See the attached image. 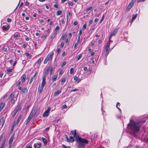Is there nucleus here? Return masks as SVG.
<instances>
[{
  "label": "nucleus",
  "mask_w": 148,
  "mask_h": 148,
  "mask_svg": "<svg viewBox=\"0 0 148 148\" xmlns=\"http://www.w3.org/2000/svg\"><path fill=\"white\" fill-rule=\"evenodd\" d=\"M130 123L128 124V126L131 130V133L134 136H136V133L139 131L140 126L137 125L134 121L130 120Z\"/></svg>",
  "instance_id": "nucleus-1"
},
{
  "label": "nucleus",
  "mask_w": 148,
  "mask_h": 148,
  "mask_svg": "<svg viewBox=\"0 0 148 148\" xmlns=\"http://www.w3.org/2000/svg\"><path fill=\"white\" fill-rule=\"evenodd\" d=\"M76 141L77 143L78 146L82 148H84L85 144H88L89 143L87 140L80 137H78V138L76 139Z\"/></svg>",
  "instance_id": "nucleus-2"
},
{
  "label": "nucleus",
  "mask_w": 148,
  "mask_h": 148,
  "mask_svg": "<svg viewBox=\"0 0 148 148\" xmlns=\"http://www.w3.org/2000/svg\"><path fill=\"white\" fill-rule=\"evenodd\" d=\"M54 69L53 67L47 66L45 69V74H47L50 71V74H52L54 71Z\"/></svg>",
  "instance_id": "nucleus-3"
},
{
  "label": "nucleus",
  "mask_w": 148,
  "mask_h": 148,
  "mask_svg": "<svg viewBox=\"0 0 148 148\" xmlns=\"http://www.w3.org/2000/svg\"><path fill=\"white\" fill-rule=\"evenodd\" d=\"M14 137V134H13L11 135L10 138L9 139V145H10V147H11L12 145V143Z\"/></svg>",
  "instance_id": "nucleus-4"
},
{
  "label": "nucleus",
  "mask_w": 148,
  "mask_h": 148,
  "mask_svg": "<svg viewBox=\"0 0 148 148\" xmlns=\"http://www.w3.org/2000/svg\"><path fill=\"white\" fill-rule=\"evenodd\" d=\"M5 121L3 116L0 119V126L1 125V128L3 126Z\"/></svg>",
  "instance_id": "nucleus-5"
},
{
  "label": "nucleus",
  "mask_w": 148,
  "mask_h": 148,
  "mask_svg": "<svg viewBox=\"0 0 148 148\" xmlns=\"http://www.w3.org/2000/svg\"><path fill=\"white\" fill-rule=\"evenodd\" d=\"M134 5L133 3L131 2L128 5L127 7V8L126 11L127 12L129 11L130 9Z\"/></svg>",
  "instance_id": "nucleus-6"
},
{
  "label": "nucleus",
  "mask_w": 148,
  "mask_h": 148,
  "mask_svg": "<svg viewBox=\"0 0 148 148\" xmlns=\"http://www.w3.org/2000/svg\"><path fill=\"white\" fill-rule=\"evenodd\" d=\"M9 25L8 24H6L2 27V28L3 30L7 31L9 29Z\"/></svg>",
  "instance_id": "nucleus-7"
},
{
  "label": "nucleus",
  "mask_w": 148,
  "mask_h": 148,
  "mask_svg": "<svg viewBox=\"0 0 148 148\" xmlns=\"http://www.w3.org/2000/svg\"><path fill=\"white\" fill-rule=\"evenodd\" d=\"M46 80V76H43L42 79V83L41 85L44 86L45 84H46L45 82Z\"/></svg>",
  "instance_id": "nucleus-8"
},
{
  "label": "nucleus",
  "mask_w": 148,
  "mask_h": 148,
  "mask_svg": "<svg viewBox=\"0 0 148 148\" xmlns=\"http://www.w3.org/2000/svg\"><path fill=\"white\" fill-rule=\"evenodd\" d=\"M57 34V33H56V32H53V34L50 37V38L52 40L56 37Z\"/></svg>",
  "instance_id": "nucleus-9"
},
{
  "label": "nucleus",
  "mask_w": 148,
  "mask_h": 148,
  "mask_svg": "<svg viewBox=\"0 0 148 148\" xmlns=\"http://www.w3.org/2000/svg\"><path fill=\"white\" fill-rule=\"evenodd\" d=\"M41 146V144L40 143H37L34 145V147L35 148H40Z\"/></svg>",
  "instance_id": "nucleus-10"
},
{
  "label": "nucleus",
  "mask_w": 148,
  "mask_h": 148,
  "mask_svg": "<svg viewBox=\"0 0 148 148\" xmlns=\"http://www.w3.org/2000/svg\"><path fill=\"white\" fill-rule=\"evenodd\" d=\"M118 29H115L111 33V36H113L115 35L117 33Z\"/></svg>",
  "instance_id": "nucleus-11"
},
{
  "label": "nucleus",
  "mask_w": 148,
  "mask_h": 148,
  "mask_svg": "<svg viewBox=\"0 0 148 148\" xmlns=\"http://www.w3.org/2000/svg\"><path fill=\"white\" fill-rule=\"evenodd\" d=\"M22 107L21 106V104H18L16 108V109L18 111H20L22 109Z\"/></svg>",
  "instance_id": "nucleus-12"
},
{
  "label": "nucleus",
  "mask_w": 148,
  "mask_h": 148,
  "mask_svg": "<svg viewBox=\"0 0 148 148\" xmlns=\"http://www.w3.org/2000/svg\"><path fill=\"white\" fill-rule=\"evenodd\" d=\"M35 110H34V111H32L29 116L32 118L35 115Z\"/></svg>",
  "instance_id": "nucleus-13"
},
{
  "label": "nucleus",
  "mask_w": 148,
  "mask_h": 148,
  "mask_svg": "<svg viewBox=\"0 0 148 148\" xmlns=\"http://www.w3.org/2000/svg\"><path fill=\"white\" fill-rule=\"evenodd\" d=\"M44 86L41 85V86H39L38 87V90L39 91V93H41L43 88Z\"/></svg>",
  "instance_id": "nucleus-14"
},
{
  "label": "nucleus",
  "mask_w": 148,
  "mask_h": 148,
  "mask_svg": "<svg viewBox=\"0 0 148 148\" xmlns=\"http://www.w3.org/2000/svg\"><path fill=\"white\" fill-rule=\"evenodd\" d=\"M42 139L44 143V146H46L47 143V140L43 137H42Z\"/></svg>",
  "instance_id": "nucleus-15"
},
{
  "label": "nucleus",
  "mask_w": 148,
  "mask_h": 148,
  "mask_svg": "<svg viewBox=\"0 0 148 148\" xmlns=\"http://www.w3.org/2000/svg\"><path fill=\"white\" fill-rule=\"evenodd\" d=\"M61 92V90H58L57 91L55 92L53 96H56L58 95Z\"/></svg>",
  "instance_id": "nucleus-16"
},
{
  "label": "nucleus",
  "mask_w": 148,
  "mask_h": 148,
  "mask_svg": "<svg viewBox=\"0 0 148 148\" xmlns=\"http://www.w3.org/2000/svg\"><path fill=\"white\" fill-rule=\"evenodd\" d=\"M71 133L73 135L74 137L76 138L77 136H76V130H72L71 131Z\"/></svg>",
  "instance_id": "nucleus-17"
},
{
  "label": "nucleus",
  "mask_w": 148,
  "mask_h": 148,
  "mask_svg": "<svg viewBox=\"0 0 148 148\" xmlns=\"http://www.w3.org/2000/svg\"><path fill=\"white\" fill-rule=\"evenodd\" d=\"M137 16V14H136L134 15H133L130 21V23H132L133 21L136 19Z\"/></svg>",
  "instance_id": "nucleus-18"
},
{
  "label": "nucleus",
  "mask_w": 148,
  "mask_h": 148,
  "mask_svg": "<svg viewBox=\"0 0 148 148\" xmlns=\"http://www.w3.org/2000/svg\"><path fill=\"white\" fill-rule=\"evenodd\" d=\"M80 41V37H78V38L77 41L76 43L74 45V48H75L77 46L78 44L79 43Z\"/></svg>",
  "instance_id": "nucleus-19"
},
{
  "label": "nucleus",
  "mask_w": 148,
  "mask_h": 148,
  "mask_svg": "<svg viewBox=\"0 0 148 148\" xmlns=\"http://www.w3.org/2000/svg\"><path fill=\"white\" fill-rule=\"evenodd\" d=\"M27 88L26 87L24 88H23V89H22V94L23 95H24V93L25 92V93H27Z\"/></svg>",
  "instance_id": "nucleus-20"
},
{
  "label": "nucleus",
  "mask_w": 148,
  "mask_h": 148,
  "mask_svg": "<svg viewBox=\"0 0 148 148\" xmlns=\"http://www.w3.org/2000/svg\"><path fill=\"white\" fill-rule=\"evenodd\" d=\"M53 55V53H51L50 54H49L47 57H48L49 60H52V56Z\"/></svg>",
  "instance_id": "nucleus-21"
},
{
  "label": "nucleus",
  "mask_w": 148,
  "mask_h": 148,
  "mask_svg": "<svg viewBox=\"0 0 148 148\" xmlns=\"http://www.w3.org/2000/svg\"><path fill=\"white\" fill-rule=\"evenodd\" d=\"M22 78L21 81L23 82H24L25 81V79L26 78V76L25 75H23L21 76V77Z\"/></svg>",
  "instance_id": "nucleus-22"
},
{
  "label": "nucleus",
  "mask_w": 148,
  "mask_h": 148,
  "mask_svg": "<svg viewBox=\"0 0 148 148\" xmlns=\"http://www.w3.org/2000/svg\"><path fill=\"white\" fill-rule=\"evenodd\" d=\"M36 75H34L33 77L31 78L29 83L30 84H31L32 82L35 79Z\"/></svg>",
  "instance_id": "nucleus-23"
},
{
  "label": "nucleus",
  "mask_w": 148,
  "mask_h": 148,
  "mask_svg": "<svg viewBox=\"0 0 148 148\" xmlns=\"http://www.w3.org/2000/svg\"><path fill=\"white\" fill-rule=\"evenodd\" d=\"M49 115V113L47 111H45L43 114V116L44 117L48 116Z\"/></svg>",
  "instance_id": "nucleus-24"
},
{
  "label": "nucleus",
  "mask_w": 148,
  "mask_h": 148,
  "mask_svg": "<svg viewBox=\"0 0 148 148\" xmlns=\"http://www.w3.org/2000/svg\"><path fill=\"white\" fill-rule=\"evenodd\" d=\"M67 35L66 34H63L61 38V39L64 40V38L67 36Z\"/></svg>",
  "instance_id": "nucleus-25"
},
{
  "label": "nucleus",
  "mask_w": 148,
  "mask_h": 148,
  "mask_svg": "<svg viewBox=\"0 0 148 148\" xmlns=\"http://www.w3.org/2000/svg\"><path fill=\"white\" fill-rule=\"evenodd\" d=\"M15 95V94L13 93H12L10 94V96L9 97V99H13Z\"/></svg>",
  "instance_id": "nucleus-26"
},
{
  "label": "nucleus",
  "mask_w": 148,
  "mask_h": 148,
  "mask_svg": "<svg viewBox=\"0 0 148 148\" xmlns=\"http://www.w3.org/2000/svg\"><path fill=\"white\" fill-rule=\"evenodd\" d=\"M69 141L71 143L74 142V137L72 136H70L69 137Z\"/></svg>",
  "instance_id": "nucleus-27"
},
{
  "label": "nucleus",
  "mask_w": 148,
  "mask_h": 148,
  "mask_svg": "<svg viewBox=\"0 0 148 148\" xmlns=\"http://www.w3.org/2000/svg\"><path fill=\"white\" fill-rule=\"evenodd\" d=\"M21 115H20L18 117L16 121V124H18L19 121L21 120Z\"/></svg>",
  "instance_id": "nucleus-28"
},
{
  "label": "nucleus",
  "mask_w": 148,
  "mask_h": 148,
  "mask_svg": "<svg viewBox=\"0 0 148 148\" xmlns=\"http://www.w3.org/2000/svg\"><path fill=\"white\" fill-rule=\"evenodd\" d=\"M5 105V104L4 103H1L0 105V108L2 110L3 109Z\"/></svg>",
  "instance_id": "nucleus-29"
},
{
  "label": "nucleus",
  "mask_w": 148,
  "mask_h": 148,
  "mask_svg": "<svg viewBox=\"0 0 148 148\" xmlns=\"http://www.w3.org/2000/svg\"><path fill=\"white\" fill-rule=\"evenodd\" d=\"M32 118L29 116L26 121V125H27L30 121L32 119Z\"/></svg>",
  "instance_id": "nucleus-30"
},
{
  "label": "nucleus",
  "mask_w": 148,
  "mask_h": 148,
  "mask_svg": "<svg viewBox=\"0 0 148 148\" xmlns=\"http://www.w3.org/2000/svg\"><path fill=\"white\" fill-rule=\"evenodd\" d=\"M62 13V12L61 10H58L57 11L56 15L58 16L61 15Z\"/></svg>",
  "instance_id": "nucleus-31"
},
{
  "label": "nucleus",
  "mask_w": 148,
  "mask_h": 148,
  "mask_svg": "<svg viewBox=\"0 0 148 148\" xmlns=\"http://www.w3.org/2000/svg\"><path fill=\"white\" fill-rule=\"evenodd\" d=\"M49 60V58L48 57H47L45 60L44 63V64H46L47 63V61Z\"/></svg>",
  "instance_id": "nucleus-32"
},
{
  "label": "nucleus",
  "mask_w": 148,
  "mask_h": 148,
  "mask_svg": "<svg viewBox=\"0 0 148 148\" xmlns=\"http://www.w3.org/2000/svg\"><path fill=\"white\" fill-rule=\"evenodd\" d=\"M58 76L57 75H53V76L52 81H55L56 80V78H57Z\"/></svg>",
  "instance_id": "nucleus-33"
},
{
  "label": "nucleus",
  "mask_w": 148,
  "mask_h": 148,
  "mask_svg": "<svg viewBox=\"0 0 148 148\" xmlns=\"http://www.w3.org/2000/svg\"><path fill=\"white\" fill-rule=\"evenodd\" d=\"M10 101H11V103L12 105H13L15 102V100L14 99H10Z\"/></svg>",
  "instance_id": "nucleus-34"
},
{
  "label": "nucleus",
  "mask_w": 148,
  "mask_h": 148,
  "mask_svg": "<svg viewBox=\"0 0 148 148\" xmlns=\"http://www.w3.org/2000/svg\"><path fill=\"white\" fill-rule=\"evenodd\" d=\"M82 54H80L79 56L78 57L77 59H76V61H78L82 57Z\"/></svg>",
  "instance_id": "nucleus-35"
},
{
  "label": "nucleus",
  "mask_w": 148,
  "mask_h": 148,
  "mask_svg": "<svg viewBox=\"0 0 148 148\" xmlns=\"http://www.w3.org/2000/svg\"><path fill=\"white\" fill-rule=\"evenodd\" d=\"M65 81V79L64 78H63L61 81V84L62 85H63L64 83V82Z\"/></svg>",
  "instance_id": "nucleus-36"
},
{
  "label": "nucleus",
  "mask_w": 148,
  "mask_h": 148,
  "mask_svg": "<svg viewBox=\"0 0 148 148\" xmlns=\"http://www.w3.org/2000/svg\"><path fill=\"white\" fill-rule=\"evenodd\" d=\"M59 29V27L58 26H57L56 27V28L55 29L54 31V32H56V33H57V30H58Z\"/></svg>",
  "instance_id": "nucleus-37"
},
{
  "label": "nucleus",
  "mask_w": 148,
  "mask_h": 148,
  "mask_svg": "<svg viewBox=\"0 0 148 148\" xmlns=\"http://www.w3.org/2000/svg\"><path fill=\"white\" fill-rule=\"evenodd\" d=\"M7 72L8 73H10L12 72V69H7Z\"/></svg>",
  "instance_id": "nucleus-38"
},
{
  "label": "nucleus",
  "mask_w": 148,
  "mask_h": 148,
  "mask_svg": "<svg viewBox=\"0 0 148 148\" xmlns=\"http://www.w3.org/2000/svg\"><path fill=\"white\" fill-rule=\"evenodd\" d=\"M110 42H113L112 41H111L110 40H109L108 41V42L107 43V44L106 45L107 46H108L110 47Z\"/></svg>",
  "instance_id": "nucleus-39"
},
{
  "label": "nucleus",
  "mask_w": 148,
  "mask_h": 148,
  "mask_svg": "<svg viewBox=\"0 0 148 148\" xmlns=\"http://www.w3.org/2000/svg\"><path fill=\"white\" fill-rule=\"evenodd\" d=\"M93 8L92 7H90L89 8H87L86 9V11L88 12L90 10H91Z\"/></svg>",
  "instance_id": "nucleus-40"
},
{
  "label": "nucleus",
  "mask_w": 148,
  "mask_h": 148,
  "mask_svg": "<svg viewBox=\"0 0 148 148\" xmlns=\"http://www.w3.org/2000/svg\"><path fill=\"white\" fill-rule=\"evenodd\" d=\"M62 147L63 148H70L69 146H66L64 145H62Z\"/></svg>",
  "instance_id": "nucleus-41"
},
{
  "label": "nucleus",
  "mask_w": 148,
  "mask_h": 148,
  "mask_svg": "<svg viewBox=\"0 0 148 148\" xmlns=\"http://www.w3.org/2000/svg\"><path fill=\"white\" fill-rule=\"evenodd\" d=\"M110 49V48H108L105 47V50H106V52H107L108 53H109Z\"/></svg>",
  "instance_id": "nucleus-42"
},
{
  "label": "nucleus",
  "mask_w": 148,
  "mask_h": 148,
  "mask_svg": "<svg viewBox=\"0 0 148 148\" xmlns=\"http://www.w3.org/2000/svg\"><path fill=\"white\" fill-rule=\"evenodd\" d=\"M118 105H120V103L119 102H117V103H116V108H117L118 109H119V110L121 112V110L120 109V108H118Z\"/></svg>",
  "instance_id": "nucleus-43"
},
{
  "label": "nucleus",
  "mask_w": 148,
  "mask_h": 148,
  "mask_svg": "<svg viewBox=\"0 0 148 148\" xmlns=\"http://www.w3.org/2000/svg\"><path fill=\"white\" fill-rule=\"evenodd\" d=\"M74 70L73 68H71L70 70V73L71 74H72L73 73Z\"/></svg>",
  "instance_id": "nucleus-44"
},
{
  "label": "nucleus",
  "mask_w": 148,
  "mask_h": 148,
  "mask_svg": "<svg viewBox=\"0 0 148 148\" xmlns=\"http://www.w3.org/2000/svg\"><path fill=\"white\" fill-rule=\"evenodd\" d=\"M41 58H40L37 61V63L39 64H40L41 63Z\"/></svg>",
  "instance_id": "nucleus-45"
},
{
  "label": "nucleus",
  "mask_w": 148,
  "mask_h": 148,
  "mask_svg": "<svg viewBox=\"0 0 148 148\" xmlns=\"http://www.w3.org/2000/svg\"><path fill=\"white\" fill-rule=\"evenodd\" d=\"M66 62L65 61L63 62L61 65V66L63 67L66 64Z\"/></svg>",
  "instance_id": "nucleus-46"
},
{
  "label": "nucleus",
  "mask_w": 148,
  "mask_h": 148,
  "mask_svg": "<svg viewBox=\"0 0 148 148\" xmlns=\"http://www.w3.org/2000/svg\"><path fill=\"white\" fill-rule=\"evenodd\" d=\"M82 33V29H80L79 31V34H78L79 36L78 37H80V36L81 35Z\"/></svg>",
  "instance_id": "nucleus-47"
},
{
  "label": "nucleus",
  "mask_w": 148,
  "mask_h": 148,
  "mask_svg": "<svg viewBox=\"0 0 148 148\" xmlns=\"http://www.w3.org/2000/svg\"><path fill=\"white\" fill-rule=\"evenodd\" d=\"M64 42H62L61 44L60 47L62 48H63L64 46Z\"/></svg>",
  "instance_id": "nucleus-48"
},
{
  "label": "nucleus",
  "mask_w": 148,
  "mask_h": 148,
  "mask_svg": "<svg viewBox=\"0 0 148 148\" xmlns=\"http://www.w3.org/2000/svg\"><path fill=\"white\" fill-rule=\"evenodd\" d=\"M14 126H12V127H11V130H10V132H12L14 130Z\"/></svg>",
  "instance_id": "nucleus-49"
},
{
  "label": "nucleus",
  "mask_w": 148,
  "mask_h": 148,
  "mask_svg": "<svg viewBox=\"0 0 148 148\" xmlns=\"http://www.w3.org/2000/svg\"><path fill=\"white\" fill-rule=\"evenodd\" d=\"M86 24H84L82 27V29L84 30H85L86 29Z\"/></svg>",
  "instance_id": "nucleus-50"
},
{
  "label": "nucleus",
  "mask_w": 148,
  "mask_h": 148,
  "mask_svg": "<svg viewBox=\"0 0 148 148\" xmlns=\"http://www.w3.org/2000/svg\"><path fill=\"white\" fill-rule=\"evenodd\" d=\"M79 75H78V76H75L74 77V79L75 80H76V81L77 79H78V78H79Z\"/></svg>",
  "instance_id": "nucleus-51"
},
{
  "label": "nucleus",
  "mask_w": 148,
  "mask_h": 148,
  "mask_svg": "<svg viewBox=\"0 0 148 148\" xmlns=\"http://www.w3.org/2000/svg\"><path fill=\"white\" fill-rule=\"evenodd\" d=\"M80 80H81L80 78L79 77V78H78L77 79L76 81L77 83H78L79 82H80Z\"/></svg>",
  "instance_id": "nucleus-52"
},
{
  "label": "nucleus",
  "mask_w": 148,
  "mask_h": 148,
  "mask_svg": "<svg viewBox=\"0 0 148 148\" xmlns=\"http://www.w3.org/2000/svg\"><path fill=\"white\" fill-rule=\"evenodd\" d=\"M17 124H16V121H14V122H13V123L12 124V126H14V127H15V126L16 125H17Z\"/></svg>",
  "instance_id": "nucleus-53"
},
{
  "label": "nucleus",
  "mask_w": 148,
  "mask_h": 148,
  "mask_svg": "<svg viewBox=\"0 0 148 148\" xmlns=\"http://www.w3.org/2000/svg\"><path fill=\"white\" fill-rule=\"evenodd\" d=\"M77 22L75 21L73 23V26H76V25H77Z\"/></svg>",
  "instance_id": "nucleus-54"
},
{
  "label": "nucleus",
  "mask_w": 148,
  "mask_h": 148,
  "mask_svg": "<svg viewBox=\"0 0 148 148\" xmlns=\"http://www.w3.org/2000/svg\"><path fill=\"white\" fill-rule=\"evenodd\" d=\"M68 3L69 5H71V6L73 5V4L72 2L69 1Z\"/></svg>",
  "instance_id": "nucleus-55"
},
{
  "label": "nucleus",
  "mask_w": 148,
  "mask_h": 148,
  "mask_svg": "<svg viewBox=\"0 0 148 148\" xmlns=\"http://www.w3.org/2000/svg\"><path fill=\"white\" fill-rule=\"evenodd\" d=\"M7 21L8 22H10L12 21V20L10 18H8L7 19Z\"/></svg>",
  "instance_id": "nucleus-56"
},
{
  "label": "nucleus",
  "mask_w": 148,
  "mask_h": 148,
  "mask_svg": "<svg viewBox=\"0 0 148 148\" xmlns=\"http://www.w3.org/2000/svg\"><path fill=\"white\" fill-rule=\"evenodd\" d=\"M53 6L55 8H58V5L57 4H56L54 5Z\"/></svg>",
  "instance_id": "nucleus-57"
},
{
  "label": "nucleus",
  "mask_w": 148,
  "mask_h": 148,
  "mask_svg": "<svg viewBox=\"0 0 148 148\" xmlns=\"http://www.w3.org/2000/svg\"><path fill=\"white\" fill-rule=\"evenodd\" d=\"M60 50H61L59 48L57 50V52L58 54L59 53H60Z\"/></svg>",
  "instance_id": "nucleus-58"
},
{
  "label": "nucleus",
  "mask_w": 148,
  "mask_h": 148,
  "mask_svg": "<svg viewBox=\"0 0 148 148\" xmlns=\"http://www.w3.org/2000/svg\"><path fill=\"white\" fill-rule=\"evenodd\" d=\"M66 105H64L62 107V108L63 109L65 108H66Z\"/></svg>",
  "instance_id": "nucleus-59"
},
{
  "label": "nucleus",
  "mask_w": 148,
  "mask_h": 148,
  "mask_svg": "<svg viewBox=\"0 0 148 148\" xmlns=\"http://www.w3.org/2000/svg\"><path fill=\"white\" fill-rule=\"evenodd\" d=\"M47 35H45L42 36V37L44 39L46 38L47 37Z\"/></svg>",
  "instance_id": "nucleus-60"
},
{
  "label": "nucleus",
  "mask_w": 148,
  "mask_h": 148,
  "mask_svg": "<svg viewBox=\"0 0 148 148\" xmlns=\"http://www.w3.org/2000/svg\"><path fill=\"white\" fill-rule=\"evenodd\" d=\"M5 140H4V141L1 144V145H4L5 144Z\"/></svg>",
  "instance_id": "nucleus-61"
},
{
  "label": "nucleus",
  "mask_w": 148,
  "mask_h": 148,
  "mask_svg": "<svg viewBox=\"0 0 148 148\" xmlns=\"http://www.w3.org/2000/svg\"><path fill=\"white\" fill-rule=\"evenodd\" d=\"M92 20H90L89 22L88 25L90 26L91 25V24L92 23Z\"/></svg>",
  "instance_id": "nucleus-62"
},
{
  "label": "nucleus",
  "mask_w": 148,
  "mask_h": 148,
  "mask_svg": "<svg viewBox=\"0 0 148 148\" xmlns=\"http://www.w3.org/2000/svg\"><path fill=\"white\" fill-rule=\"evenodd\" d=\"M3 50L4 51H6L7 50V48L6 47H4L3 49Z\"/></svg>",
  "instance_id": "nucleus-63"
},
{
  "label": "nucleus",
  "mask_w": 148,
  "mask_h": 148,
  "mask_svg": "<svg viewBox=\"0 0 148 148\" xmlns=\"http://www.w3.org/2000/svg\"><path fill=\"white\" fill-rule=\"evenodd\" d=\"M29 38L27 36H26V37L25 38V39L26 41H28L29 40Z\"/></svg>",
  "instance_id": "nucleus-64"
}]
</instances>
